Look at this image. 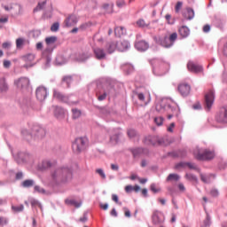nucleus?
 Masks as SVG:
<instances>
[{
    "mask_svg": "<svg viewBox=\"0 0 227 227\" xmlns=\"http://www.w3.org/2000/svg\"><path fill=\"white\" fill-rule=\"evenodd\" d=\"M185 179L189 180L190 182H198V178L192 174H186Z\"/></svg>",
    "mask_w": 227,
    "mask_h": 227,
    "instance_id": "58836bf2",
    "label": "nucleus"
},
{
    "mask_svg": "<svg viewBox=\"0 0 227 227\" xmlns=\"http://www.w3.org/2000/svg\"><path fill=\"white\" fill-rule=\"evenodd\" d=\"M185 166H188V168L190 169H198V167H196V164H194V163H184V162L177 163L175 166V168L176 169H180V168H185Z\"/></svg>",
    "mask_w": 227,
    "mask_h": 227,
    "instance_id": "6ab92c4d",
    "label": "nucleus"
},
{
    "mask_svg": "<svg viewBox=\"0 0 227 227\" xmlns=\"http://www.w3.org/2000/svg\"><path fill=\"white\" fill-rule=\"evenodd\" d=\"M75 171H79V165L77 163L59 168V178L61 182H70V180L74 178V173H75Z\"/></svg>",
    "mask_w": 227,
    "mask_h": 227,
    "instance_id": "f03ea898",
    "label": "nucleus"
},
{
    "mask_svg": "<svg viewBox=\"0 0 227 227\" xmlns=\"http://www.w3.org/2000/svg\"><path fill=\"white\" fill-rule=\"evenodd\" d=\"M210 226V215H207L206 219L203 221L200 227H208Z\"/></svg>",
    "mask_w": 227,
    "mask_h": 227,
    "instance_id": "a19ab883",
    "label": "nucleus"
},
{
    "mask_svg": "<svg viewBox=\"0 0 227 227\" xmlns=\"http://www.w3.org/2000/svg\"><path fill=\"white\" fill-rule=\"evenodd\" d=\"M215 120L218 123H227V106L219 108L215 114Z\"/></svg>",
    "mask_w": 227,
    "mask_h": 227,
    "instance_id": "423d86ee",
    "label": "nucleus"
},
{
    "mask_svg": "<svg viewBox=\"0 0 227 227\" xmlns=\"http://www.w3.org/2000/svg\"><path fill=\"white\" fill-rule=\"evenodd\" d=\"M123 210H124V215L125 217H130V210H129V208L127 207H123Z\"/></svg>",
    "mask_w": 227,
    "mask_h": 227,
    "instance_id": "69168bd1",
    "label": "nucleus"
},
{
    "mask_svg": "<svg viewBox=\"0 0 227 227\" xmlns=\"http://www.w3.org/2000/svg\"><path fill=\"white\" fill-rule=\"evenodd\" d=\"M96 173L98 175H99V176L103 179V180H106V173L104 172V169L102 168H97L96 169Z\"/></svg>",
    "mask_w": 227,
    "mask_h": 227,
    "instance_id": "c03bdc74",
    "label": "nucleus"
},
{
    "mask_svg": "<svg viewBox=\"0 0 227 227\" xmlns=\"http://www.w3.org/2000/svg\"><path fill=\"white\" fill-rule=\"evenodd\" d=\"M34 191L35 192H39V194H49V192H47V191H45V189H43V188H42V187H40L38 185H35L34 187Z\"/></svg>",
    "mask_w": 227,
    "mask_h": 227,
    "instance_id": "e433bc0d",
    "label": "nucleus"
},
{
    "mask_svg": "<svg viewBox=\"0 0 227 227\" xmlns=\"http://www.w3.org/2000/svg\"><path fill=\"white\" fill-rule=\"evenodd\" d=\"M22 45H24V39L22 38H18L16 40V46L18 49H20L22 47Z\"/></svg>",
    "mask_w": 227,
    "mask_h": 227,
    "instance_id": "de8ad7c7",
    "label": "nucleus"
},
{
    "mask_svg": "<svg viewBox=\"0 0 227 227\" xmlns=\"http://www.w3.org/2000/svg\"><path fill=\"white\" fill-rule=\"evenodd\" d=\"M23 59L26 63L25 68H27L28 67H33L35 65V55L34 54H27V56L23 57Z\"/></svg>",
    "mask_w": 227,
    "mask_h": 227,
    "instance_id": "dca6fc26",
    "label": "nucleus"
},
{
    "mask_svg": "<svg viewBox=\"0 0 227 227\" xmlns=\"http://www.w3.org/2000/svg\"><path fill=\"white\" fill-rule=\"evenodd\" d=\"M45 4H47L46 1L38 3L37 6L34 9V12H40V10H43V8H45Z\"/></svg>",
    "mask_w": 227,
    "mask_h": 227,
    "instance_id": "4c0bfd02",
    "label": "nucleus"
},
{
    "mask_svg": "<svg viewBox=\"0 0 227 227\" xmlns=\"http://www.w3.org/2000/svg\"><path fill=\"white\" fill-rule=\"evenodd\" d=\"M129 49V42L127 41H121L117 43V50L121 52H123V51H127Z\"/></svg>",
    "mask_w": 227,
    "mask_h": 227,
    "instance_id": "aec40b11",
    "label": "nucleus"
},
{
    "mask_svg": "<svg viewBox=\"0 0 227 227\" xmlns=\"http://www.w3.org/2000/svg\"><path fill=\"white\" fill-rule=\"evenodd\" d=\"M168 72V64L160 63V66H157L153 68V74L155 75H164Z\"/></svg>",
    "mask_w": 227,
    "mask_h": 227,
    "instance_id": "f8f14e48",
    "label": "nucleus"
},
{
    "mask_svg": "<svg viewBox=\"0 0 227 227\" xmlns=\"http://www.w3.org/2000/svg\"><path fill=\"white\" fill-rule=\"evenodd\" d=\"M81 116V111L77 109H73V118L77 119Z\"/></svg>",
    "mask_w": 227,
    "mask_h": 227,
    "instance_id": "09e8293b",
    "label": "nucleus"
},
{
    "mask_svg": "<svg viewBox=\"0 0 227 227\" xmlns=\"http://www.w3.org/2000/svg\"><path fill=\"white\" fill-rule=\"evenodd\" d=\"M6 224H8V219L0 216V226H4Z\"/></svg>",
    "mask_w": 227,
    "mask_h": 227,
    "instance_id": "8fccbe9b",
    "label": "nucleus"
},
{
    "mask_svg": "<svg viewBox=\"0 0 227 227\" xmlns=\"http://www.w3.org/2000/svg\"><path fill=\"white\" fill-rule=\"evenodd\" d=\"M135 47L137 51H148L150 45L145 41H138L136 43Z\"/></svg>",
    "mask_w": 227,
    "mask_h": 227,
    "instance_id": "a211bd4d",
    "label": "nucleus"
},
{
    "mask_svg": "<svg viewBox=\"0 0 227 227\" xmlns=\"http://www.w3.org/2000/svg\"><path fill=\"white\" fill-rule=\"evenodd\" d=\"M211 27L210 25L207 24L203 27V32L204 33H210Z\"/></svg>",
    "mask_w": 227,
    "mask_h": 227,
    "instance_id": "e2e57ef3",
    "label": "nucleus"
},
{
    "mask_svg": "<svg viewBox=\"0 0 227 227\" xmlns=\"http://www.w3.org/2000/svg\"><path fill=\"white\" fill-rule=\"evenodd\" d=\"M193 155L197 160H211V159H214L215 154L213 152H210L207 149L200 150L196 148L193 151Z\"/></svg>",
    "mask_w": 227,
    "mask_h": 227,
    "instance_id": "20e7f679",
    "label": "nucleus"
},
{
    "mask_svg": "<svg viewBox=\"0 0 227 227\" xmlns=\"http://www.w3.org/2000/svg\"><path fill=\"white\" fill-rule=\"evenodd\" d=\"M103 8L106 10V13H111L113 12V6L109 4H105Z\"/></svg>",
    "mask_w": 227,
    "mask_h": 227,
    "instance_id": "5fc2aeb1",
    "label": "nucleus"
},
{
    "mask_svg": "<svg viewBox=\"0 0 227 227\" xmlns=\"http://www.w3.org/2000/svg\"><path fill=\"white\" fill-rule=\"evenodd\" d=\"M12 210L15 214H19V212H24V205L20 204L18 206H12Z\"/></svg>",
    "mask_w": 227,
    "mask_h": 227,
    "instance_id": "473e14b6",
    "label": "nucleus"
},
{
    "mask_svg": "<svg viewBox=\"0 0 227 227\" xmlns=\"http://www.w3.org/2000/svg\"><path fill=\"white\" fill-rule=\"evenodd\" d=\"M4 10L5 12H9L11 17H19V15H22V6L20 4H12V5H4Z\"/></svg>",
    "mask_w": 227,
    "mask_h": 227,
    "instance_id": "39448f33",
    "label": "nucleus"
},
{
    "mask_svg": "<svg viewBox=\"0 0 227 227\" xmlns=\"http://www.w3.org/2000/svg\"><path fill=\"white\" fill-rule=\"evenodd\" d=\"M172 180H174V182H178V180H180V176L177 174H169L167 177V182H172Z\"/></svg>",
    "mask_w": 227,
    "mask_h": 227,
    "instance_id": "72a5a7b5",
    "label": "nucleus"
},
{
    "mask_svg": "<svg viewBox=\"0 0 227 227\" xmlns=\"http://www.w3.org/2000/svg\"><path fill=\"white\" fill-rule=\"evenodd\" d=\"M184 17L185 19H187V20H192V19H194V9L187 7L186 14L184 15Z\"/></svg>",
    "mask_w": 227,
    "mask_h": 227,
    "instance_id": "b1692460",
    "label": "nucleus"
},
{
    "mask_svg": "<svg viewBox=\"0 0 227 227\" xmlns=\"http://www.w3.org/2000/svg\"><path fill=\"white\" fill-rule=\"evenodd\" d=\"M112 200H113V201H114V202L117 203L118 205H121V202L119 201L118 195L113 194V195H112Z\"/></svg>",
    "mask_w": 227,
    "mask_h": 227,
    "instance_id": "052dcab7",
    "label": "nucleus"
},
{
    "mask_svg": "<svg viewBox=\"0 0 227 227\" xmlns=\"http://www.w3.org/2000/svg\"><path fill=\"white\" fill-rule=\"evenodd\" d=\"M125 33H127V30L123 27H117L114 29L115 36H118L119 38H120V36H123V35H125Z\"/></svg>",
    "mask_w": 227,
    "mask_h": 227,
    "instance_id": "393cba45",
    "label": "nucleus"
},
{
    "mask_svg": "<svg viewBox=\"0 0 227 227\" xmlns=\"http://www.w3.org/2000/svg\"><path fill=\"white\" fill-rule=\"evenodd\" d=\"M132 153L134 157H137V155H141V153H146V151L143 148H136L132 150Z\"/></svg>",
    "mask_w": 227,
    "mask_h": 227,
    "instance_id": "c9c22d12",
    "label": "nucleus"
},
{
    "mask_svg": "<svg viewBox=\"0 0 227 227\" xmlns=\"http://www.w3.org/2000/svg\"><path fill=\"white\" fill-rule=\"evenodd\" d=\"M119 136L118 134L113 135L110 137V143L113 145H116L118 143Z\"/></svg>",
    "mask_w": 227,
    "mask_h": 227,
    "instance_id": "37998d69",
    "label": "nucleus"
},
{
    "mask_svg": "<svg viewBox=\"0 0 227 227\" xmlns=\"http://www.w3.org/2000/svg\"><path fill=\"white\" fill-rule=\"evenodd\" d=\"M107 93H109V91H106L104 92V94L98 96V100L99 101L106 100V98L107 97Z\"/></svg>",
    "mask_w": 227,
    "mask_h": 227,
    "instance_id": "4d7b16f0",
    "label": "nucleus"
},
{
    "mask_svg": "<svg viewBox=\"0 0 227 227\" xmlns=\"http://www.w3.org/2000/svg\"><path fill=\"white\" fill-rule=\"evenodd\" d=\"M20 159H21V162H29L31 160V155L24 153H19Z\"/></svg>",
    "mask_w": 227,
    "mask_h": 227,
    "instance_id": "c85d7f7f",
    "label": "nucleus"
},
{
    "mask_svg": "<svg viewBox=\"0 0 227 227\" xmlns=\"http://www.w3.org/2000/svg\"><path fill=\"white\" fill-rule=\"evenodd\" d=\"M215 98V94L214 90H210L205 95V106L206 109L207 111H210L212 109V106H214V100Z\"/></svg>",
    "mask_w": 227,
    "mask_h": 227,
    "instance_id": "6e6552de",
    "label": "nucleus"
},
{
    "mask_svg": "<svg viewBox=\"0 0 227 227\" xmlns=\"http://www.w3.org/2000/svg\"><path fill=\"white\" fill-rule=\"evenodd\" d=\"M187 69L192 74H201L203 73V66H200L192 61H189L187 64Z\"/></svg>",
    "mask_w": 227,
    "mask_h": 227,
    "instance_id": "9d476101",
    "label": "nucleus"
},
{
    "mask_svg": "<svg viewBox=\"0 0 227 227\" xmlns=\"http://www.w3.org/2000/svg\"><path fill=\"white\" fill-rule=\"evenodd\" d=\"M132 191H134V186H132V185H127V186H125V192H132Z\"/></svg>",
    "mask_w": 227,
    "mask_h": 227,
    "instance_id": "0e129e2a",
    "label": "nucleus"
},
{
    "mask_svg": "<svg viewBox=\"0 0 227 227\" xmlns=\"http://www.w3.org/2000/svg\"><path fill=\"white\" fill-rule=\"evenodd\" d=\"M90 27V23H82L79 29L82 31H84V29H88Z\"/></svg>",
    "mask_w": 227,
    "mask_h": 227,
    "instance_id": "bf43d9fd",
    "label": "nucleus"
},
{
    "mask_svg": "<svg viewBox=\"0 0 227 227\" xmlns=\"http://www.w3.org/2000/svg\"><path fill=\"white\" fill-rule=\"evenodd\" d=\"M35 97L39 102H43L47 98V89L43 86H40L35 90Z\"/></svg>",
    "mask_w": 227,
    "mask_h": 227,
    "instance_id": "9b49d317",
    "label": "nucleus"
},
{
    "mask_svg": "<svg viewBox=\"0 0 227 227\" xmlns=\"http://www.w3.org/2000/svg\"><path fill=\"white\" fill-rule=\"evenodd\" d=\"M150 189L153 192H154V194H157V192H160V188L158 187V185L155 184H152Z\"/></svg>",
    "mask_w": 227,
    "mask_h": 227,
    "instance_id": "ea45409f",
    "label": "nucleus"
},
{
    "mask_svg": "<svg viewBox=\"0 0 227 227\" xmlns=\"http://www.w3.org/2000/svg\"><path fill=\"white\" fill-rule=\"evenodd\" d=\"M94 56L96 59H106V51L102 48H94L93 50Z\"/></svg>",
    "mask_w": 227,
    "mask_h": 227,
    "instance_id": "f3484780",
    "label": "nucleus"
},
{
    "mask_svg": "<svg viewBox=\"0 0 227 227\" xmlns=\"http://www.w3.org/2000/svg\"><path fill=\"white\" fill-rule=\"evenodd\" d=\"M154 122L156 123V125H158V127H160V125H162V123H164V118L156 117V118H154Z\"/></svg>",
    "mask_w": 227,
    "mask_h": 227,
    "instance_id": "49530a36",
    "label": "nucleus"
},
{
    "mask_svg": "<svg viewBox=\"0 0 227 227\" xmlns=\"http://www.w3.org/2000/svg\"><path fill=\"white\" fill-rule=\"evenodd\" d=\"M66 205H71V207H75V208H79V207H81V205H82V202H77V200H72V199H67L65 200Z\"/></svg>",
    "mask_w": 227,
    "mask_h": 227,
    "instance_id": "4be33fe9",
    "label": "nucleus"
},
{
    "mask_svg": "<svg viewBox=\"0 0 227 227\" xmlns=\"http://www.w3.org/2000/svg\"><path fill=\"white\" fill-rule=\"evenodd\" d=\"M210 194L215 198L216 196H219V192L217 190H211Z\"/></svg>",
    "mask_w": 227,
    "mask_h": 227,
    "instance_id": "338daca9",
    "label": "nucleus"
},
{
    "mask_svg": "<svg viewBox=\"0 0 227 227\" xmlns=\"http://www.w3.org/2000/svg\"><path fill=\"white\" fill-rule=\"evenodd\" d=\"M214 176H212L211 174L209 175H204V174H200V179L204 184H210V182H212V177Z\"/></svg>",
    "mask_w": 227,
    "mask_h": 227,
    "instance_id": "bb28decb",
    "label": "nucleus"
},
{
    "mask_svg": "<svg viewBox=\"0 0 227 227\" xmlns=\"http://www.w3.org/2000/svg\"><path fill=\"white\" fill-rule=\"evenodd\" d=\"M152 219L154 224H162L164 223V215L160 211H154Z\"/></svg>",
    "mask_w": 227,
    "mask_h": 227,
    "instance_id": "ddd939ff",
    "label": "nucleus"
},
{
    "mask_svg": "<svg viewBox=\"0 0 227 227\" xmlns=\"http://www.w3.org/2000/svg\"><path fill=\"white\" fill-rule=\"evenodd\" d=\"M177 38H178V34H176V33H172L168 37L172 45H173V43H175V42L176 41Z\"/></svg>",
    "mask_w": 227,
    "mask_h": 227,
    "instance_id": "a18cd8bd",
    "label": "nucleus"
},
{
    "mask_svg": "<svg viewBox=\"0 0 227 227\" xmlns=\"http://www.w3.org/2000/svg\"><path fill=\"white\" fill-rule=\"evenodd\" d=\"M137 98L138 100H140V102H143V104L145 106H147L148 104H150V96L149 98H147V100L145 98V94L143 93H138L137 94Z\"/></svg>",
    "mask_w": 227,
    "mask_h": 227,
    "instance_id": "c756f323",
    "label": "nucleus"
},
{
    "mask_svg": "<svg viewBox=\"0 0 227 227\" xmlns=\"http://www.w3.org/2000/svg\"><path fill=\"white\" fill-rule=\"evenodd\" d=\"M128 136L129 137L132 138V137H136L137 133L134 129H129L128 130Z\"/></svg>",
    "mask_w": 227,
    "mask_h": 227,
    "instance_id": "603ef678",
    "label": "nucleus"
},
{
    "mask_svg": "<svg viewBox=\"0 0 227 227\" xmlns=\"http://www.w3.org/2000/svg\"><path fill=\"white\" fill-rule=\"evenodd\" d=\"M178 91L182 97H187L191 93V85L187 83H181L178 86Z\"/></svg>",
    "mask_w": 227,
    "mask_h": 227,
    "instance_id": "4468645a",
    "label": "nucleus"
},
{
    "mask_svg": "<svg viewBox=\"0 0 227 227\" xmlns=\"http://www.w3.org/2000/svg\"><path fill=\"white\" fill-rule=\"evenodd\" d=\"M182 6H184V3L182 2H177L176 4V13H178V12H180V10H182Z\"/></svg>",
    "mask_w": 227,
    "mask_h": 227,
    "instance_id": "3c124183",
    "label": "nucleus"
},
{
    "mask_svg": "<svg viewBox=\"0 0 227 227\" xmlns=\"http://www.w3.org/2000/svg\"><path fill=\"white\" fill-rule=\"evenodd\" d=\"M0 91H8V83L4 78H0Z\"/></svg>",
    "mask_w": 227,
    "mask_h": 227,
    "instance_id": "cd10ccee",
    "label": "nucleus"
},
{
    "mask_svg": "<svg viewBox=\"0 0 227 227\" xmlns=\"http://www.w3.org/2000/svg\"><path fill=\"white\" fill-rule=\"evenodd\" d=\"M116 5L118 8H123V6H125V0H118Z\"/></svg>",
    "mask_w": 227,
    "mask_h": 227,
    "instance_id": "6e6d98bb",
    "label": "nucleus"
},
{
    "mask_svg": "<svg viewBox=\"0 0 227 227\" xmlns=\"http://www.w3.org/2000/svg\"><path fill=\"white\" fill-rule=\"evenodd\" d=\"M58 161L55 159L43 160L41 163L37 165V169L39 171H45L50 169L49 184L50 185L58 184V168L56 166Z\"/></svg>",
    "mask_w": 227,
    "mask_h": 227,
    "instance_id": "f257e3e1",
    "label": "nucleus"
},
{
    "mask_svg": "<svg viewBox=\"0 0 227 227\" xmlns=\"http://www.w3.org/2000/svg\"><path fill=\"white\" fill-rule=\"evenodd\" d=\"M62 82H66L67 87L68 88L70 86V83L72 82V76H64L62 79Z\"/></svg>",
    "mask_w": 227,
    "mask_h": 227,
    "instance_id": "79ce46f5",
    "label": "nucleus"
},
{
    "mask_svg": "<svg viewBox=\"0 0 227 227\" xmlns=\"http://www.w3.org/2000/svg\"><path fill=\"white\" fill-rule=\"evenodd\" d=\"M51 31H58V22L54 23L51 27Z\"/></svg>",
    "mask_w": 227,
    "mask_h": 227,
    "instance_id": "774afa93",
    "label": "nucleus"
},
{
    "mask_svg": "<svg viewBox=\"0 0 227 227\" xmlns=\"http://www.w3.org/2000/svg\"><path fill=\"white\" fill-rule=\"evenodd\" d=\"M154 42L161 45V47H165L166 49H169V47H173V43H171L169 37L168 36H160V35H154L153 36Z\"/></svg>",
    "mask_w": 227,
    "mask_h": 227,
    "instance_id": "0eeeda50",
    "label": "nucleus"
},
{
    "mask_svg": "<svg viewBox=\"0 0 227 227\" xmlns=\"http://www.w3.org/2000/svg\"><path fill=\"white\" fill-rule=\"evenodd\" d=\"M86 146H88V139L84 137H78L73 142L72 150L74 153H81V152H84V150H86Z\"/></svg>",
    "mask_w": 227,
    "mask_h": 227,
    "instance_id": "7ed1b4c3",
    "label": "nucleus"
},
{
    "mask_svg": "<svg viewBox=\"0 0 227 227\" xmlns=\"http://www.w3.org/2000/svg\"><path fill=\"white\" fill-rule=\"evenodd\" d=\"M58 99L60 100L61 102H67L68 100V98L63 96L62 94H59Z\"/></svg>",
    "mask_w": 227,
    "mask_h": 227,
    "instance_id": "13d9d810",
    "label": "nucleus"
},
{
    "mask_svg": "<svg viewBox=\"0 0 227 227\" xmlns=\"http://www.w3.org/2000/svg\"><path fill=\"white\" fill-rule=\"evenodd\" d=\"M90 54L88 53H80L77 57H76V61H86V59H88L90 58Z\"/></svg>",
    "mask_w": 227,
    "mask_h": 227,
    "instance_id": "f704fd0d",
    "label": "nucleus"
},
{
    "mask_svg": "<svg viewBox=\"0 0 227 227\" xmlns=\"http://www.w3.org/2000/svg\"><path fill=\"white\" fill-rule=\"evenodd\" d=\"M165 19H166L168 24H175V21L171 20L170 14H166Z\"/></svg>",
    "mask_w": 227,
    "mask_h": 227,
    "instance_id": "680f3d73",
    "label": "nucleus"
},
{
    "mask_svg": "<svg viewBox=\"0 0 227 227\" xmlns=\"http://www.w3.org/2000/svg\"><path fill=\"white\" fill-rule=\"evenodd\" d=\"M14 85L18 90H27L29 88V78L20 77L14 81Z\"/></svg>",
    "mask_w": 227,
    "mask_h": 227,
    "instance_id": "1a4fd4ad",
    "label": "nucleus"
},
{
    "mask_svg": "<svg viewBox=\"0 0 227 227\" xmlns=\"http://www.w3.org/2000/svg\"><path fill=\"white\" fill-rule=\"evenodd\" d=\"M44 42H45L47 47H52V45H54V43H56V42H58V37L48 36L45 38Z\"/></svg>",
    "mask_w": 227,
    "mask_h": 227,
    "instance_id": "412c9836",
    "label": "nucleus"
},
{
    "mask_svg": "<svg viewBox=\"0 0 227 227\" xmlns=\"http://www.w3.org/2000/svg\"><path fill=\"white\" fill-rule=\"evenodd\" d=\"M115 49H118L117 43L112 42L109 43L106 46V51L109 54H113V52L115 51Z\"/></svg>",
    "mask_w": 227,
    "mask_h": 227,
    "instance_id": "5701e85b",
    "label": "nucleus"
},
{
    "mask_svg": "<svg viewBox=\"0 0 227 227\" xmlns=\"http://www.w3.org/2000/svg\"><path fill=\"white\" fill-rule=\"evenodd\" d=\"M137 26H139L140 27H146V22L145 21V20H139L137 22Z\"/></svg>",
    "mask_w": 227,
    "mask_h": 227,
    "instance_id": "864d4df0",
    "label": "nucleus"
},
{
    "mask_svg": "<svg viewBox=\"0 0 227 227\" xmlns=\"http://www.w3.org/2000/svg\"><path fill=\"white\" fill-rule=\"evenodd\" d=\"M145 145H157V137H147L145 139Z\"/></svg>",
    "mask_w": 227,
    "mask_h": 227,
    "instance_id": "7c9ffc66",
    "label": "nucleus"
},
{
    "mask_svg": "<svg viewBox=\"0 0 227 227\" xmlns=\"http://www.w3.org/2000/svg\"><path fill=\"white\" fill-rule=\"evenodd\" d=\"M21 185L25 188L33 187L35 185V181L32 179H27L22 182Z\"/></svg>",
    "mask_w": 227,
    "mask_h": 227,
    "instance_id": "2f4dec72",
    "label": "nucleus"
},
{
    "mask_svg": "<svg viewBox=\"0 0 227 227\" xmlns=\"http://www.w3.org/2000/svg\"><path fill=\"white\" fill-rule=\"evenodd\" d=\"M66 26L67 27H74V26H75V24H77L78 22V20H77V16L72 14V15H69L66 20Z\"/></svg>",
    "mask_w": 227,
    "mask_h": 227,
    "instance_id": "2eb2a0df",
    "label": "nucleus"
},
{
    "mask_svg": "<svg viewBox=\"0 0 227 227\" xmlns=\"http://www.w3.org/2000/svg\"><path fill=\"white\" fill-rule=\"evenodd\" d=\"M189 33V27H187L186 26H183L179 28V34L183 36V38H187Z\"/></svg>",
    "mask_w": 227,
    "mask_h": 227,
    "instance_id": "a878e982",
    "label": "nucleus"
}]
</instances>
